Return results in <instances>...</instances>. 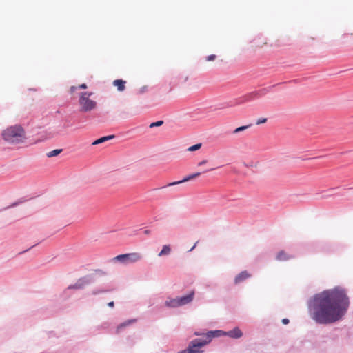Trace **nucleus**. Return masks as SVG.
<instances>
[{
    "label": "nucleus",
    "mask_w": 353,
    "mask_h": 353,
    "mask_svg": "<svg viewBox=\"0 0 353 353\" xmlns=\"http://www.w3.org/2000/svg\"><path fill=\"white\" fill-rule=\"evenodd\" d=\"M136 321V319H128L121 323H120L118 326H117V332H119L123 328L127 327L128 325L134 323Z\"/></svg>",
    "instance_id": "nucleus-11"
},
{
    "label": "nucleus",
    "mask_w": 353,
    "mask_h": 353,
    "mask_svg": "<svg viewBox=\"0 0 353 353\" xmlns=\"http://www.w3.org/2000/svg\"><path fill=\"white\" fill-rule=\"evenodd\" d=\"M114 137V135H109V136L101 137L100 139L94 141L92 143V145H97V144L102 143H103V142H105L106 141H108V140H110V139H113Z\"/></svg>",
    "instance_id": "nucleus-13"
},
{
    "label": "nucleus",
    "mask_w": 353,
    "mask_h": 353,
    "mask_svg": "<svg viewBox=\"0 0 353 353\" xmlns=\"http://www.w3.org/2000/svg\"><path fill=\"white\" fill-rule=\"evenodd\" d=\"M250 126H251V125H243V126H241V127L236 128L233 131V133H234V134H237V133H239V132H243V131L245 130L246 129H248Z\"/></svg>",
    "instance_id": "nucleus-17"
},
{
    "label": "nucleus",
    "mask_w": 353,
    "mask_h": 353,
    "mask_svg": "<svg viewBox=\"0 0 353 353\" xmlns=\"http://www.w3.org/2000/svg\"><path fill=\"white\" fill-rule=\"evenodd\" d=\"M163 124V121H156V122H154V123H150V128H154V127H159V126H161Z\"/></svg>",
    "instance_id": "nucleus-19"
},
{
    "label": "nucleus",
    "mask_w": 353,
    "mask_h": 353,
    "mask_svg": "<svg viewBox=\"0 0 353 353\" xmlns=\"http://www.w3.org/2000/svg\"><path fill=\"white\" fill-rule=\"evenodd\" d=\"M267 122V119L266 118H261V119H259L256 122V125H261V124H263Z\"/></svg>",
    "instance_id": "nucleus-20"
},
{
    "label": "nucleus",
    "mask_w": 353,
    "mask_h": 353,
    "mask_svg": "<svg viewBox=\"0 0 353 353\" xmlns=\"http://www.w3.org/2000/svg\"><path fill=\"white\" fill-rule=\"evenodd\" d=\"M196 244L190 249V251L195 248Z\"/></svg>",
    "instance_id": "nucleus-30"
},
{
    "label": "nucleus",
    "mask_w": 353,
    "mask_h": 353,
    "mask_svg": "<svg viewBox=\"0 0 353 353\" xmlns=\"http://www.w3.org/2000/svg\"><path fill=\"white\" fill-rule=\"evenodd\" d=\"M78 88L80 89H86L88 87L85 83H82V84L79 85Z\"/></svg>",
    "instance_id": "nucleus-26"
},
{
    "label": "nucleus",
    "mask_w": 353,
    "mask_h": 353,
    "mask_svg": "<svg viewBox=\"0 0 353 353\" xmlns=\"http://www.w3.org/2000/svg\"><path fill=\"white\" fill-rule=\"evenodd\" d=\"M78 88L77 87H75V86H72L70 88V92L72 93L74 92Z\"/></svg>",
    "instance_id": "nucleus-28"
},
{
    "label": "nucleus",
    "mask_w": 353,
    "mask_h": 353,
    "mask_svg": "<svg viewBox=\"0 0 353 353\" xmlns=\"http://www.w3.org/2000/svg\"><path fill=\"white\" fill-rule=\"evenodd\" d=\"M194 291L192 290L186 295L177 296L176 298H168L165 302V305L168 307L176 308L190 303L194 298Z\"/></svg>",
    "instance_id": "nucleus-5"
},
{
    "label": "nucleus",
    "mask_w": 353,
    "mask_h": 353,
    "mask_svg": "<svg viewBox=\"0 0 353 353\" xmlns=\"http://www.w3.org/2000/svg\"><path fill=\"white\" fill-rule=\"evenodd\" d=\"M108 305L109 307H114V301H110V302H109V303H108Z\"/></svg>",
    "instance_id": "nucleus-29"
},
{
    "label": "nucleus",
    "mask_w": 353,
    "mask_h": 353,
    "mask_svg": "<svg viewBox=\"0 0 353 353\" xmlns=\"http://www.w3.org/2000/svg\"><path fill=\"white\" fill-rule=\"evenodd\" d=\"M216 56L214 54L209 55L206 57V61H213L215 60Z\"/></svg>",
    "instance_id": "nucleus-22"
},
{
    "label": "nucleus",
    "mask_w": 353,
    "mask_h": 353,
    "mask_svg": "<svg viewBox=\"0 0 353 353\" xmlns=\"http://www.w3.org/2000/svg\"><path fill=\"white\" fill-rule=\"evenodd\" d=\"M207 163H208V161H207V160H203V161H202L199 162V163H198V165H199V166H201V165H204V164H206Z\"/></svg>",
    "instance_id": "nucleus-27"
},
{
    "label": "nucleus",
    "mask_w": 353,
    "mask_h": 353,
    "mask_svg": "<svg viewBox=\"0 0 353 353\" xmlns=\"http://www.w3.org/2000/svg\"><path fill=\"white\" fill-rule=\"evenodd\" d=\"M281 321L283 325H288L290 322L289 319L286 318L283 319Z\"/></svg>",
    "instance_id": "nucleus-25"
},
{
    "label": "nucleus",
    "mask_w": 353,
    "mask_h": 353,
    "mask_svg": "<svg viewBox=\"0 0 353 353\" xmlns=\"http://www.w3.org/2000/svg\"><path fill=\"white\" fill-rule=\"evenodd\" d=\"M143 256L139 252H130L123 254L117 255L111 259L114 263H120L123 265H127L132 263H135L140 261Z\"/></svg>",
    "instance_id": "nucleus-4"
},
{
    "label": "nucleus",
    "mask_w": 353,
    "mask_h": 353,
    "mask_svg": "<svg viewBox=\"0 0 353 353\" xmlns=\"http://www.w3.org/2000/svg\"><path fill=\"white\" fill-rule=\"evenodd\" d=\"M92 92H84L79 97V103L81 112H90L96 108L97 102L90 99Z\"/></svg>",
    "instance_id": "nucleus-6"
},
{
    "label": "nucleus",
    "mask_w": 353,
    "mask_h": 353,
    "mask_svg": "<svg viewBox=\"0 0 353 353\" xmlns=\"http://www.w3.org/2000/svg\"><path fill=\"white\" fill-rule=\"evenodd\" d=\"M350 300L344 288H328L310 296L307 301L309 316L318 325H330L344 319Z\"/></svg>",
    "instance_id": "nucleus-1"
},
{
    "label": "nucleus",
    "mask_w": 353,
    "mask_h": 353,
    "mask_svg": "<svg viewBox=\"0 0 353 353\" xmlns=\"http://www.w3.org/2000/svg\"><path fill=\"white\" fill-rule=\"evenodd\" d=\"M201 172L194 173L192 174H190L189 176H185V178H183L181 181L170 183L166 186L167 187H170V186H173V185H175L181 184V183H184V182H187V181H188L190 180H192L193 179H195V178L201 175Z\"/></svg>",
    "instance_id": "nucleus-8"
},
{
    "label": "nucleus",
    "mask_w": 353,
    "mask_h": 353,
    "mask_svg": "<svg viewBox=\"0 0 353 353\" xmlns=\"http://www.w3.org/2000/svg\"><path fill=\"white\" fill-rule=\"evenodd\" d=\"M108 291L109 290H94V291L92 292V294L96 295V294H98L100 292H108Z\"/></svg>",
    "instance_id": "nucleus-24"
},
{
    "label": "nucleus",
    "mask_w": 353,
    "mask_h": 353,
    "mask_svg": "<svg viewBox=\"0 0 353 353\" xmlns=\"http://www.w3.org/2000/svg\"><path fill=\"white\" fill-rule=\"evenodd\" d=\"M205 334H206V333H203V332H195L194 333V334L195 336H202V338H201V339H205Z\"/></svg>",
    "instance_id": "nucleus-23"
},
{
    "label": "nucleus",
    "mask_w": 353,
    "mask_h": 353,
    "mask_svg": "<svg viewBox=\"0 0 353 353\" xmlns=\"http://www.w3.org/2000/svg\"><path fill=\"white\" fill-rule=\"evenodd\" d=\"M145 232L146 234H148V230H145Z\"/></svg>",
    "instance_id": "nucleus-31"
},
{
    "label": "nucleus",
    "mask_w": 353,
    "mask_h": 353,
    "mask_svg": "<svg viewBox=\"0 0 353 353\" xmlns=\"http://www.w3.org/2000/svg\"><path fill=\"white\" fill-rule=\"evenodd\" d=\"M171 252V248L170 245H165L163 246L161 251L158 254L159 256H163L170 254Z\"/></svg>",
    "instance_id": "nucleus-12"
},
{
    "label": "nucleus",
    "mask_w": 353,
    "mask_h": 353,
    "mask_svg": "<svg viewBox=\"0 0 353 353\" xmlns=\"http://www.w3.org/2000/svg\"><path fill=\"white\" fill-rule=\"evenodd\" d=\"M125 81L122 79H117L113 81V85L117 88L119 91H123L125 88Z\"/></svg>",
    "instance_id": "nucleus-10"
},
{
    "label": "nucleus",
    "mask_w": 353,
    "mask_h": 353,
    "mask_svg": "<svg viewBox=\"0 0 353 353\" xmlns=\"http://www.w3.org/2000/svg\"><path fill=\"white\" fill-rule=\"evenodd\" d=\"M1 137L8 143L17 144L23 142L26 139V133L21 125H14L3 130Z\"/></svg>",
    "instance_id": "nucleus-3"
},
{
    "label": "nucleus",
    "mask_w": 353,
    "mask_h": 353,
    "mask_svg": "<svg viewBox=\"0 0 353 353\" xmlns=\"http://www.w3.org/2000/svg\"><path fill=\"white\" fill-rule=\"evenodd\" d=\"M94 279V276L92 274L85 276L79 280V283H83L85 284L90 283Z\"/></svg>",
    "instance_id": "nucleus-14"
},
{
    "label": "nucleus",
    "mask_w": 353,
    "mask_h": 353,
    "mask_svg": "<svg viewBox=\"0 0 353 353\" xmlns=\"http://www.w3.org/2000/svg\"><path fill=\"white\" fill-rule=\"evenodd\" d=\"M290 259V256H288L284 251L279 252L276 256V259L279 261H287Z\"/></svg>",
    "instance_id": "nucleus-15"
},
{
    "label": "nucleus",
    "mask_w": 353,
    "mask_h": 353,
    "mask_svg": "<svg viewBox=\"0 0 353 353\" xmlns=\"http://www.w3.org/2000/svg\"><path fill=\"white\" fill-rule=\"evenodd\" d=\"M225 336V331L221 330H210L205 334V339H194L192 340L185 350L177 353H203L201 348L209 344L213 338Z\"/></svg>",
    "instance_id": "nucleus-2"
},
{
    "label": "nucleus",
    "mask_w": 353,
    "mask_h": 353,
    "mask_svg": "<svg viewBox=\"0 0 353 353\" xmlns=\"http://www.w3.org/2000/svg\"><path fill=\"white\" fill-rule=\"evenodd\" d=\"M62 152V149H56L49 152L47 154L48 157H52L59 154Z\"/></svg>",
    "instance_id": "nucleus-16"
},
{
    "label": "nucleus",
    "mask_w": 353,
    "mask_h": 353,
    "mask_svg": "<svg viewBox=\"0 0 353 353\" xmlns=\"http://www.w3.org/2000/svg\"><path fill=\"white\" fill-rule=\"evenodd\" d=\"M201 143H197L192 146L189 147L188 150L190 151V152L196 151L197 150H199L201 148Z\"/></svg>",
    "instance_id": "nucleus-18"
},
{
    "label": "nucleus",
    "mask_w": 353,
    "mask_h": 353,
    "mask_svg": "<svg viewBox=\"0 0 353 353\" xmlns=\"http://www.w3.org/2000/svg\"><path fill=\"white\" fill-rule=\"evenodd\" d=\"M225 336L231 339H238L243 336V332L239 327H235L231 330L225 331Z\"/></svg>",
    "instance_id": "nucleus-7"
},
{
    "label": "nucleus",
    "mask_w": 353,
    "mask_h": 353,
    "mask_svg": "<svg viewBox=\"0 0 353 353\" xmlns=\"http://www.w3.org/2000/svg\"><path fill=\"white\" fill-rule=\"evenodd\" d=\"M251 274L249 273L248 271H243L241 273H239L234 279L235 284H240L244 281L248 279L251 277Z\"/></svg>",
    "instance_id": "nucleus-9"
},
{
    "label": "nucleus",
    "mask_w": 353,
    "mask_h": 353,
    "mask_svg": "<svg viewBox=\"0 0 353 353\" xmlns=\"http://www.w3.org/2000/svg\"><path fill=\"white\" fill-rule=\"evenodd\" d=\"M94 274L101 275V276H104L105 274V272L104 271H103L102 270L97 269V270H94Z\"/></svg>",
    "instance_id": "nucleus-21"
}]
</instances>
